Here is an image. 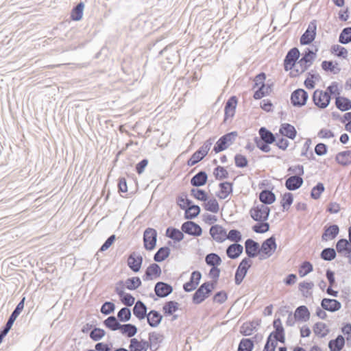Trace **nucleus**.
Listing matches in <instances>:
<instances>
[{
  "mask_svg": "<svg viewBox=\"0 0 351 351\" xmlns=\"http://www.w3.org/2000/svg\"><path fill=\"white\" fill-rule=\"evenodd\" d=\"M179 308V304L176 301H169L165 302L162 310L165 316L171 315Z\"/></svg>",
  "mask_w": 351,
  "mask_h": 351,
  "instance_id": "c03bdc74",
  "label": "nucleus"
},
{
  "mask_svg": "<svg viewBox=\"0 0 351 351\" xmlns=\"http://www.w3.org/2000/svg\"><path fill=\"white\" fill-rule=\"evenodd\" d=\"M270 208L263 204H258L250 210V217L256 221H265L268 219Z\"/></svg>",
  "mask_w": 351,
  "mask_h": 351,
  "instance_id": "39448f33",
  "label": "nucleus"
},
{
  "mask_svg": "<svg viewBox=\"0 0 351 351\" xmlns=\"http://www.w3.org/2000/svg\"><path fill=\"white\" fill-rule=\"evenodd\" d=\"M170 254V249L168 247H162L158 249L154 256L156 262L160 263L165 261Z\"/></svg>",
  "mask_w": 351,
  "mask_h": 351,
  "instance_id": "a18cd8bd",
  "label": "nucleus"
},
{
  "mask_svg": "<svg viewBox=\"0 0 351 351\" xmlns=\"http://www.w3.org/2000/svg\"><path fill=\"white\" fill-rule=\"evenodd\" d=\"M202 278V274L199 271H194L191 273L189 282H186L183 289L186 292H190L195 290L198 285Z\"/></svg>",
  "mask_w": 351,
  "mask_h": 351,
  "instance_id": "aec40b11",
  "label": "nucleus"
},
{
  "mask_svg": "<svg viewBox=\"0 0 351 351\" xmlns=\"http://www.w3.org/2000/svg\"><path fill=\"white\" fill-rule=\"evenodd\" d=\"M321 306L326 311L335 312L341 308V304L335 299L324 298L321 302Z\"/></svg>",
  "mask_w": 351,
  "mask_h": 351,
  "instance_id": "4be33fe9",
  "label": "nucleus"
},
{
  "mask_svg": "<svg viewBox=\"0 0 351 351\" xmlns=\"http://www.w3.org/2000/svg\"><path fill=\"white\" fill-rule=\"evenodd\" d=\"M237 136V132H231L223 135L215 143L213 151L215 153H219L225 150L234 142Z\"/></svg>",
  "mask_w": 351,
  "mask_h": 351,
  "instance_id": "7ed1b4c3",
  "label": "nucleus"
},
{
  "mask_svg": "<svg viewBox=\"0 0 351 351\" xmlns=\"http://www.w3.org/2000/svg\"><path fill=\"white\" fill-rule=\"evenodd\" d=\"M276 247L277 245L274 236H271L267 239L262 243V245L260 247V251L263 254H262L259 258L261 260H263L271 256L274 253Z\"/></svg>",
  "mask_w": 351,
  "mask_h": 351,
  "instance_id": "0eeeda50",
  "label": "nucleus"
},
{
  "mask_svg": "<svg viewBox=\"0 0 351 351\" xmlns=\"http://www.w3.org/2000/svg\"><path fill=\"white\" fill-rule=\"evenodd\" d=\"M308 98V95L305 90L298 88L291 93V102L295 107H302L306 104Z\"/></svg>",
  "mask_w": 351,
  "mask_h": 351,
  "instance_id": "9d476101",
  "label": "nucleus"
},
{
  "mask_svg": "<svg viewBox=\"0 0 351 351\" xmlns=\"http://www.w3.org/2000/svg\"><path fill=\"white\" fill-rule=\"evenodd\" d=\"M166 236L175 241L180 242L184 239L182 230L173 227H169L166 230Z\"/></svg>",
  "mask_w": 351,
  "mask_h": 351,
  "instance_id": "e433bc0d",
  "label": "nucleus"
},
{
  "mask_svg": "<svg viewBox=\"0 0 351 351\" xmlns=\"http://www.w3.org/2000/svg\"><path fill=\"white\" fill-rule=\"evenodd\" d=\"M105 335L106 332L104 329L95 328L90 332V337L92 340L97 341L101 339L105 336Z\"/></svg>",
  "mask_w": 351,
  "mask_h": 351,
  "instance_id": "338daca9",
  "label": "nucleus"
},
{
  "mask_svg": "<svg viewBox=\"0 0 351 351\" xmlns=\"http://www.w3.org/2000/svg\"><path fill=\"white\" fill-rule=\"evenodd\" d=\"M339 42L343 45L351 42V27L343 29L339 34Z\"/></svg>",
  "mask_w": 351,
  "mask_h": 351,
  "instance_id": "5fc2aeb1",
  "label": "nucleus"
},
{
  "mask_svg": "<svg viewBox=\"0 0 351 351\" xmlns=\"http://www.w3.org/2000/svg\"><path fill=\"white\" fill-rule=\"evenodd\" d=\"M120 332L122 335L127 336L128 337H134L138 331L137 327L132 324H121L119 328Z\"/></svg>",
  "mask_w": 351,
  "mask_h": 351,
  "instance_id": "ea45409f",
  "label": "nucleus"
},
{
  "mask_svg": "<svg viewBox=\"0 0 351 351\" xmlns=\"http://www.w3.org/2000/svg\"><path fill=\"white\" fill-rule=\"evenodd\" d=\"M259 199L262 204L266 206L275 202L276 195L271 191L264 189L259 193Z\"/></svg>",
  "mask_w": 351,
  "mask_h": 351,
  "instance_id": "473e14b6",
  "label": "nucleus"
},
{
  "mask_svg": "<svg viewBox=\"0 0 351 351\" xmlns=\"http://www.w3.org/2000/svg\"><path fill=\"white\" fill-rule=\"evenodd\" d=\"M303 182L301 176H291L286 180L285 187L289 191H295L302 185Z\"/></svg>",
  "mask_w": 351,
  "mask_h": 351,
  "instance_id": "b1692460",
  "label": "nucleus"
},
{
  "mask_svg": "<svg viewBox=\"0 0 351 351\" xmlns=\"http://www.w3.org/2000/svg\"><path fill=\"white\" fill-rule=\"evenodd\" d=\"M300 51L298 48L291 49L287 53L284 60V67L285 71L292 69L296 66V62L300 57Z\"/></svg>",
  "mask_w": 351,
  "mask_h": 351,
  "instance_id": "f8f14e48",
  "label": "nucleus"
},
{
  "mask_svg": "<svg viewBox=\"0 0 351 351\" xmlns=\"http://www.w3.org/2000/svg\"><path fill=\"white\" fill-rule=\"evenodd\" d=\"M330 99L331 97L328 92H324L317 89L313 93V101L315 105L319 108L324 109L328 107Z\"/></svg>",
  "mask_w": 351,
  "mask_h": 351,
  "instance_id": "1a4fd4ad",
  "label": "nucleus"
},
{
  "mask_svg": "<svg viewBox=\"0 0 351 351\" xmlns=\"http://www.w3.org/2000/svg\"><path fill=\"white\" fill-rule=\"evenodd\" d=\"M252 230L256 233H265L269 230V224L265 221L258 222L252 226Z\"/></svg>",
  "mask_w": 351,
  "mask_h": 351,
  "instance_id": "69168bd1",
  "label": "nucleus"
},
{
  "mask_svg": "<svg viewBox=\"0 0 351 351\" xmlns=\"http://www.w3.org/2000/svg\"><path fill=\"white\" fill-rule=\"evenodd\" d=\"M226 239L233 241L234 243H237L242 240V235L239 230L232 229L230 230L228 234L226 233Z\"/></svg>",
  "mask_w": 351,
  "mask_h": 351,
  "instance_id": "680f3d73",
  "label": "nucleus"
},
{
  "mask_svg": "<svg viewBox=\"0 0 351 351\" xmlns=\"http://www.w3.org/2000/svg\"><path fill=\"white\" fill-rule=\"evenodd\" d=\"M208 180L207 173L204 171H200L191 179V184L195 187L204 186Z\"/></svg>",
  "mask_w": 351,
  "mask_h": 351,
  "instance_id": "7c9ffc66",
  "label": "nucleus"
},
{
  "mask_svg": "<svg viewBox=\"0 0 351 351\" xmlns=\"http://www.w3.org/2000/svg\"><path fill=\"white\" fill-rule=\"evenodd\" d=\"M336 250L343 256L351 258V247L347 239H339L336 243Z\"/></svg>",
  "mask_w": 351,
  "mask_h": 351,
  "instance_id": "412c9836",
  "label": "nucleus"
},
{
  "mask_svg": "<svg viewBox=\"0 0 351 351\" xmlns=\"http://www.w3.org/2000/svg\"><path fill=\"white\" fill-rule=\"evenodd\" d=\"M315 54L310 49H306L302 53V58L297 62L295 71L302 73L313 64Z\"/></svg>",
  "mask_w": 351,
  "mask_h": 351,
  "instance_id": "20e7f679",
  "label": "nucleus"
},
{
  "mask_svg": "<svg viewBox=\"0 0 351 351\" xmlns=\"http://www.w3.org/2000/svg\"><path fill=\"white\" fill-rule=\"evenodd\" d=\"M173 287L171 285L164 282H158L155 285L154 291L158 298H165L173 292Z\"/></svg>",
  "mask_w": 351,
  "mask_h": 351,
  "instance_id": "6ab92c4d",
  "label": "nucleus"
},
{
  "mask_svg": "<svg viewBox=\"0 0 351 351\" xmlns=\"http://www.w3.org/2000/svg\"><path fill=\"white\" fill-rule=\"evenodd\" d=\"M161 274V268L156 263H152L146 269L143 277L144 280H152L154 277H159Z\"/></svg>",
  "mask_w": 351,
  "mask_h": 351,
  "instance_id": "5701e85b",
  "label": "nucleus"
},
{
  "mask_svg": "<svg viewBox=\"0 0 351 351\" xmlns=\"http://www.w3.org/2000/svg\"><path fill=\"white\" fill-rule=\"evenodd\" d=\"M206 263L211 267H218L221 264V257L215 253H210L205 257Z\"/></svg>",
  "mask_w": 351,
  "mask_h": 351,
  "instance_id": "de8ad7c7",
  "label": "nucleus"
},
{
  "mask_svg": "<svg viewBox=\"0 0 351 351\" xmlns=\"http://www.w3.org/2000/svg\"><path fill=\"white\" fill-rule=\"evenodd\" d=\"M273 326L274 328H275V331L271 332L268 337H270L271 339L274 337L276 341L285 343V330L284 328L282 327L280 319H275L273 322Z\"/></svg>",
  "mask_w": 351,
  "mask_h": 351,
  "instance_id": "ddd939ff",
  "label": "nucleus"
},
{
  "mask_svg": "<svg viewBox=\"0 0 351 351\" xmlns=\"http://www.w3.org/2000/svg\"><path fill=\"white\" fill-rule=\"evenodd\" d=\"M337 255L336 250L332 247L324 248L320 254V257L327 261H331L335 258Z\"/></svg>",
  "mask_w": 351,
  "mask_h": 351,
  "instance_id": "864d4df0",
  "label": "nucleus"
},
{
  "mask_svg": "<svg viewBox=\"0 0 351 351\" xmlns=\"http://www.w3.org/2000/svg\"><path fill=\"white\" fill-rule=\"evenodd\" d=\"M204 209L207 211L212 212L213 213H218L219 210V204L215 198H212L210 199H207V201L204 202L202 204Z\"/></svg>",
  "mask_w": 351,
  "mask_h": 351,
  "instance_id": "8fccbe9b",
  "label": "nucleus"
},
{
  "mask_svg": "<svg viewBox=\"0 0 351 351\" xmlns=\"http://www.w3.org/2000/svg\"><path fill=\"white\" fill-rule=\"evenodd\" d=\"M258 133L260 136L258 138L265 141L266 143L272 144L276 141V136L274 134L265 127H261L259 129Z\"/></svg>",
  "mask_w": 351,
  "mask_h": 351,
  "instance_id": "58836bf2",
  "label": "nucleus"
},
{
  "mask_svg": "<svg viewBox=\"0 0 351 351\" xmlns=\"http://www.w3.org/2000/svg\"><path fill=\"white\" fill-rule=\"evenodd\" d=\"M148 324L152 327H157L162 320V315L157 311H150L146 316Z\"/></svg>",
  "mask_w": 351,
  "mask_h": 351,
  "instance_id": "bb28decb",
  "label": "nucleus"
},
{
  "mask_svg": "<svg viewBox=\"0 0 351 351\" xmlns=\"http://www.w3.org/2000/svg\"><path fill=\"white\" fill-rule=\"evenodd\" d=\"M157 241V232L155 229L147 228L143 233L144 247L148 251L153 250Z\"/></svg>",
  "mask_w": 351,
  "mask_h": 351,
  "instance_id": "6e6552de",
  "label": "nucleus"
},
{
  "mask_svg": "<svg viewBox=\"0 0 351 351\" xmlns=\"http://www.w3.org/2000/svg\"><path fill=\"white\" fill-rule=\"evenodd\" d=\"M337 108L341 111H347L351 109V101L343 97H337L335 101Z\"/></svg>",
  "mask_w": 351,
  "mask_h": 351,
  "instance_id": "37998d69",
  "label": "nucleus"
},
{
  "mask_svg": "<svg viewBox=\"0 0 351 351\" xmlns=\"http://www.w3.org/2000/svg\"><path fill=\"white\" fill-rule=\"evenodd\" d=\"M181 230L183 232L195 236L199 237L202 234V228L196 223L192 221H187L182 224Z\"/></svg>",
  "mask_w": 351,
  "mask_h": 351,
  "instance_id": "2eb2a0df",
  "label": "nucleus"
},
{
  "mask_svg": "<svg viewBox=\"0 0 351 351\" xmlns=\"http://www.w3.org/2000/svg\"><path fill=\"white\" fill-rule=\"evenodd\" d=\"M313 331L315 335L320 337H325L329 332V330L326 328V324L323 322H317L313 326Z\"/></svg>",
  "mask_w": 351,
  "mask_h": 351,
  "instance_id": "603ef678",
  "label": "nucleus"
},
{
  "mask_svg": "<svg viewBox=\"0 0 351 351\" xmlns=\"http://www.w3.org/2000/svg\"><path fill=\"white\" fill-rule=\"evenodd\" d=\"M131 311L128 307L121 308L117 313V319L123 322H126L131 319Z\"/></svg>",
  "mask_w": 351,
  "mask_h": 351,
  "instance_id": "4d7b16f0",
  "label": "nucleus"
},
{
  "mask_svg": "<svg viewBox=\"0 0 351 351\" xmlns=\"http://www.w3.org/2000/svg\"><path fill=\"white\" fill-rule=\"evenodd\" d=\"M317 30V23L315 21L310 22L306 30L300 37V44L307 45L311 44L315 38Z\"/></svg>",
  "mask_w": 351,
  "mask_h": 351,
  "instance_id": "9b49d317",
  "label": "nucleus"
},
{
  "mask_svg": "<svg viewBox=\"0 0 351 351\" xmlns=\"http://www.w3.org/2000/svg\"><path fill=\"white\" fill-rule=\"evenodd\" d=\"M324 191V186L322 183H317L311 190V197L314 199H317L320 197L322 192Z\"/></svg>",
  "mask_w": 351,
  "mask_h": 351,
  "instance_id": "774afa93",
  "label": "nucleus"
},
{
  "mask_svg": "<svg viewBox=\"0 0 351 351\" xmlns=\"http://www.w3.org/2000/svg\"><path fill=\"white\" fill-rule=\"evenodd\" d=\"M252 261L248 258H244L239 263L234 276V281L237 285H239L245 277L248 269L251 267Z\"/></svg>",
  "mask_w": 351,
  "mask_h": 351,
  "instance_id": "423d86ee",
  "label": "nucleus"
},
{
  "mask_svg": "<svg viewBox=\"0 0 351 351\" xmlns=\"http://www.w3.org/2000/svg\"><path fill=\"white\" fill-rule=\"evenodd\" d=\"M293 201V196L291 193L287 192L285 193L282 198L280 202L281 206L283 208V210H287L291 205L292 204Z\"/></svg>",
  "mask_w": 351,
  "mask_h": 351,
  "instance_id": "13d9d810",
  "label": "nucleus"
},
{
  "mask_svg": "<svg viewBox=\"0 0 351 351\" xmlns=\"http://www.w3.org/2000/svg\"><path fill=\"white\" fill-rule=\"evenodd\" d=\"M143 261V256L138 252H133L129 255L127 263L129 268L136 273L140 271Z\"/></svg>",
  "mask_w": 351,
  "mask_h": 351,
  "instance_id": "4468645a",
  "label": "nucleus"
},
{
  "mask_svg": "<svg viewBox=\"0 0 351 351\" xmlns=\"http://www.w3.org/2000/svg\"><path fill=\"white\" fill-rule=\"evenodd\" d=\"M191 195L202 202H206L208 199V194L202 189H192L191 190Z\"/></svg>",
  "mask_w": 351,
  "mask_h": 351,
  "instance_id": "052dcab7",
  "label": "nucleus"
},
{
  "mask_svg": "<svg viewBox=\"0 0 351 351\" xmlns=\"http://www.w3.org/2000/svg\"><path fill=\"white\" fill-rule=\"evenodd\" d=\"M129 348L130 351H147L148 341L143 339L138 341L136 338H132L130 339Z\"/></svg>",
  "mask_w": 351,
  "mask_h": 351,
  "instance_id": "c756f323",
  "label": "nucleus"
},
{
  "mask_svg": "<svg viewBox=\"0 0 351 351\" xmlns=\"http://www.w3.org/2000/svg\"><path fill=\"white\" fill-rule=\"evenodd\" d=\"M254 348V341L251 339H243L241 340L237 351H252Z\"/></svg>",
  "mask_w": 351,
  "mask_h": 351,
  "instance_id": "6e6d98bb",
  "label": "nucleus"
},
{
  "mask_svg": "<svg viewBox=\"0 0 351 351\" xmlns=\"http://www.w3.org/2000/svg\"><path fill=\"white\" fill-rule=\"evenodd\" d=\"M162 335L156 332L149 333L148 348L152 351H156L159 348V342L161 341Z\"/></svg>",
  "mask_w": 351,
  "mask_h": 351,
  "instance_id": "2f4dec72",
  "label": "nucleus"
},
{
  "mask_svg": "<svg viewBox=\"0 0 351 351\" xmlns=\"http://www.w3.org/2000/svg\"><path fill=\"white\" fill-rule=\"evenodd\" d=\"M245 252L250 259L257 256L261 252L258 243L252 239H247L245 242Z\"/></svg>",
  "mask_w": 351,
  "mask_h": 351,
  "instance_id": "dca6fc26",
  "label": "nucleus"
},
{
  "mask_svg": "<svg viewBox=\"0 0 351 351\" xmlns=\"http://www.w3.org/2000/svg\"><path fill=\"white\" fill-rule=\"evenodd\" d=\"M213 175L217 180H221L228 177V172L223 167L217 166L214 169Z\"/></svg>",
  "mask_w": 351,
  "mask_h": 351,
  "instance_id": "0e129e2a",
  "label": "nucleus"
},
{
  "mask_svg": "<svg viewBox=\"0 0 351 351\" xmlns=\"http://www.w3.org/2000/svg\"><path fill=\"white\" fill-rule=\"evenodd\" d=\"M184 211V218L186 219H193L199 215L201 209L198 205L191 204Z\"/></svg>",
  "mask_w": 351,
  "mask_h": 351,
  "instance_id": "a19ab883",
  "label": "nucleus"
},
{
  "mask_svg": "<svg viewBox=\"0 0 351 351\" xmlns=\"http://www.w3.org/2000/svg\"><path fill=\"white\" fill-rule=\"evenodd\" d=\"M25 300V297L22 298V300L19 302L14 310L11 313L5 325L0 330V343L2 342L3 338L7 335L15 320L24 308Z\"/></svg>",
  "mask_w": 351,
  "mask_h": 351,
  "instance_id": "f257e3e1",
  "label": "nucleus"
},
{
  "mask_svg": "<svg viewBox=\"0 0 351 351\" xmlns=\"http://www.w3.org/2000/svg\"><path fill=\"white\" fill-rule=\"evenodd\" d=\"M295 317L299 322H307L310 318V312L306 306H298L294 313Z\"/></svg>",
  "mask_w": 351,
  "mask_h": 351,
  "instance_id": "f704fd0d",
  "label": "nucleus"
},
{
  "mask_svg": "<svg viewBox=\"0 0 351 351\" xmlns=\"http://www.w3.org/2000/svg\"><path fill=\"white\" fill-rule=\"evenodd\" d=\"M237 105V98L236 96H232L228 99L224 108V122H226L229 118H232L234 117Z\"/></svg>",
  "mask_w": 351,
  "mask_h": 351,
  "instance_id": "a211bd4d",
  "label": "nucleus"
},
{
  "mask_svg": "<svg viewBox=\"0 0 351 351\" xmlns=\"http://www.w3.org/2000/svg\"><path fill=\"white\" fill-rule=\"evenodd\" d=\"M344 345L345 339L341 335H339L335 339H332L328 342L330 351H341Z\"/></svg>",
  "mask_w": 351,
  "mask_h": 351,
  "instance_id": "72a5a7b5",
  "label": "nucleus"
},
{
  "mask_svg": "<svg viewBox=\"0 0 351 351\" xmlns=\"http://www.w3.org/2000/svg\"><path fill=\"white\" fill-rule=\"evenodd\" d=\"M192 203V201L187 198V195L184 193H182L177 198V204L182 210H185Z\"/></svg>",
  "mask_w": 351,
  "mask_h": 351,
  "instance_id": "bf43d9fd",
  "label": "nucleus"
},
{
  "mask_svg": "<svg viewBox=\"0 0 351 351\" xmlns=\"http://www.w3.org/2000/svg\"><path fill=\"white\" fill-rule=\"evenodd\" d=\"M280 133L282 136H286L290 139H294L297 135V131L295 127L290 123H282L280 125Z\"/></svg>",
  "mask_w": 351,
  "mask_h": 351,
  "instance_id": "c85d7f7f",
  "label": "nucleus"
},
{
  "mask_svg": "<svg viewBox=\"0 0 351 351\" xmlns=\"http://www.w3.org/2000/svg\"><path fill=\"white\" fill-rule=\"evenodd\" d=\"M104 326L112 331L119 330L121 324L119 322L118 319L114 316H109L104 322Z\"/></svg>",
  "mask_w": 351,
  "mask_h": 351,
  "instance_id": "09e8293b",
  "label": "nucleus"
},
{
  "mask_svg": "<svg viewBox=\"0 0 351 351\" xmlns=\"http://www.w3.org/2000/svg\"><path fill=\"white\" fill-rule=\"evenodd\" d=\"M124 285L126 289L135 290L141 285V280L139 277L129 278L124 282Z\"/></svg>",
  "mask_w": 351,
  "mask_h": 351,
  "instance_id": "3c124183",
  "label": "nucleus"
},
{
  "mask_svg": "<svg viewBox=\"0 0 351 351\" xmlns=\"http://www.w3.org/2000/svg\"><path fill=\"white\" fill-rule=\"evenodd\" d=\"M209 232L212 238L218 243H222L226 240V230L220 225L212 226Z\"/></svg>",
  "mask_w": 351,
  "mask_h": 351,
  "instance_id": "f3484780",
  "label": "nucleus"
},
{
  "mask_svg": "<svg viewBox=\"0 0 351 351\" xmlns=\"http://www.w3.org/2000/svg\"><path fill=\"white\" fill-rule=\"evenodd\" d=\"M215 288L213 283L210 282H204L194 293L193 295V302L195 304H201L212 293Z\"/></svg>",
  "mask_w": 351,
  "mask_h": 351,
  "instance_id": "f03ea898",
  "label": "nucleus"
},
{
  "mask_svg": "<svg viewBox=\"0 0 351 351\" xmlns=\"http://www.w3.org/2000/svg\"><path fill=\"white\" fill-rule=\"evenodd\" d=\"M335 159L339 164L343 166L351 164V150L339 152Z\"/></svg>",
  "mask_w": 351,
  "mask_h": 351,
  "instance_id": "79ce46f5",
  "label": "nucleus"
},
{
  "mask_svg": "<svg viewBox=\"0 0 351 351\" xmlns=\"http://www.w3.org/2000/svg\"><path fill=\"white\" fill-rule=\"evenodd\" d=\"M220 191L217 194L219 199H225L232 193V184L229 182H221L219 184Z\"/></svg>",
  "mask_w": 351,
  "mask_h": 351,
  "instance_id": "c9c22d12",
  "label": "nucleus"
},
{
  "mask_svg": "<svg viewBox=\"0 0 351 351\" xmlns=\"http://www.w3.org/2000/svg\"><path fill=\"white\" fill-rule=\"evenodd\" d=\"M272 84H264L259 86L257 90L254 94V98L255 99H260L265 95H269L272 91Z\"/></svg>",
  "mask_w": 351,
  "mask_h": 351,
  "instance_id": "4c0bfd02",
  "label": "nucleus"
},
{
  "mask_svg": "<svg viewBox=\"0 0 351 351\" xmlns=\"http://www.w3.org/2000/svg\"><path fill=\"white\" fill-rule=\"evenodd\" d=\"M84 8V4L83 2L77 3L71 10V19L75 21L81 20L83 16Z\"/></svg>",
  "mask_w": 351,
  "mask_h": 351,
  "instance_id": "49530a36",
  "label": "nucleus"
},
{
  "mask_svg": "<svg viewBox=\"0 0 351 351\" xmlns=\"http://www.w3.org/2000/svg\"><path fill=\"white\" fill-rule=\"evenodd\" d=\"M339 232V228L336 224L325 226L322 239L323 241L332 240L338 235Z\"/></svg>",
  "mask_w": 351,
  "mask_h": 351,
  "instance_id": "a878e982",
  "label": "nucleus"
},
{
  "mask_svg": "<svg viewBox=\"0 0 351 351\" xmlns=\"http://www.w3.org/2000/svg\"><path fill=\"white\" fill-rule=\"evenodd\" d=\"M313 270V265L308 261H304L300 265L298 274L300 277H304Z\"/></svg>",
  "mask_w": 351,
  "mask_h": 351,
  "instance_id": "e2e57ef3",
  "label": "nucleus"
},
{
  "mask_svg": "<svg viewBox=\"0 0 351 351\" xmlns=\"http://www.w3.org/2000/svg\"><path fill=\"white\" fill-rule=\"evenodd\" d=\"M243 252V247L239 243H232L226 249V254L231 259L237 258Z\"/></svg>",
  "mask_w": 351,
  "mask_h": 351,
  "instance_id": "cd10ccee",
  "label": "nucleus"
},
{
  "mask_svg": "<svg viewBox=\"0 0 351 351\" xmlns=\"http://www.w3.org/2000/svg\"><path fill=\"white\" fill-rule=\"evenodd\" d=\"M147 308L146 305L141 301L137 300L133 307L132 311L134 315L139 320L145 319L148 313H147Z\"/></svg>",
  "mask_w": 351,
  "mask_h": 351,
  "instance_id": "393cba45",
  "label": "nucleus"
}]
</instances>
